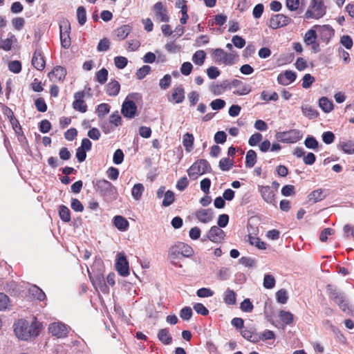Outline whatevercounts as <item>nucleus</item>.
<instances>
[{"label":"nucleus","mask_w":354,"mask_h":354,"mask_svg":"<svg viewBox=\"0 0 354 354\" xmlns=\"http://www.w3.org/2000/svg\"><path fill=\"white\" fill-rule=\"evenodd\" d=\"M42 324L36 319L30 325L26 319H19L14 324V331L19 339L28 340L39 335Z\"/></svg>","instance_id":"f257e3e1"},{"label":"nucleus","mask_w":354,"mask_h":354,"mask_svg":"<svg viewBox=\"0 0 354 354\" xmlns=\"http://www.w3.org/2000/svg\"><path fill=\"white\" fill-rule=\"evenodd\" d=\"M326 291L330 298L343 312L348 315L354 316V306L348 303L346 295L342 292L331 284L327 285Z\"/></svg>","instance_id":"f03ea898"},{"label":"nucleus","mask_w":354,"mask_h":354,"mask_svg":"<svg viewBox=\"0 0 354 354\" xmlns=\"http://www.w3.org/2000/svg\"><path fill=\"white\" fill-rule=\"evenodd\" d=\"M140 94L138 93H129L122 103L121 112L127 118H133L136 115L137 106L136 102L141 100Z\"/></svg>","instance_id":"7ed1b4c3"},{"label":"nucleus","mask_w":354,"mask_h":354,"mask_svg":"<svg viewBox=\"0 0 354 354\" xmlns=\"http://www.w3.org/2000/svg\"><path fill=\"white\" fill-rule=\"evenodd\" d=\"M95 189L107 201H115L118 196L117 188L106 180H97Z\"/></svg>","instance_id":"20e7f679"},{"label":"nucleus","mask_w":354,"mask_h":354,"mask_svg":"<svg viewBox=\"0 0 354 354\" xmlns=\"http://www.w3.org/2000/svg\"><path fill=\"white\" fill-rule=\"evenodd\" d=\"M326 9L323 0H311L304 17L308 19H319L326 15Z\"/></svg>","instance_id":"39448f33"},{"label":"nucleus","mask_w":354,"mask_h":354,"mask_svg":"<svg viewBox=\"0 0 354 354\" xmlns=\"http://www.w3.org/2000/svg\"><path fill=\"white\" fill-rule=\"evenodd\" d=\"M211 166L205 159H200L194 162L187 169V174L191 178L196 179L198 176L211 171Z\"/></svg>","instance_id":"423d86ee"},{"label":"nucleus","mask_w":354,"mask_h":354,"mask_svg":"<svg viewBox=\"0 0 354 354\" xmlns=\"http://www.w3.org/2000/svg\"><path fill=\"white\" fill-rule=\"evenodd\" d=\"M212 56L216 62L223 64L226 66H232L235 63L238 55L234 53H226L222 48L214 50Z\"/></svg>","instance_id":"0eeeda50"},{"label":"nucleus","mask_w":354,"mask_h":354,"mask_svg":"<svg viewBox=\"0 0 354 354\" xmlns=\"http://www.w3.org/2000/svg\"><path fill=\"white\" fill-rule=\"evenodd\" d=\"M303 134L300 130L291 129L286 131L277 132L276 139L283 143H295L302 138Z\"/></svg>","instance_id":"6e6552de"},{"label":"nucleus","mask_w":354,"mask_h":354,"mask_svg":"<svg viewBox=\"0 0 354 354\" xmlns=\"http://www.w3.org/2000/svg\"><path fill=\"white\" fill-rule=\"evenodd\" d=\"M225 232L216 225H214L210 227L206 235L203 236L201 239L202 242L206 241H210L214 243H221L223 242L225 238Z\"/></svg>","instance_id":"1a4fd4ad"},{"label":"nucleus","mask_w":354,"mask_h":354,"mask_svg":"<svg viewBox=\"0 0 354 354\" xmlns=\"http://www.w3.org/2000/svg\"><path fill=\"white\" fill-rule=\"evenodd\" d=\"M88 276L96 290H99L104 293L108 292L109 288L106 284L104 274L102 272H99L93 274L88 272Z\"/></svg>","instance_id":"9d476101"},{"label":"nucleus","mask_w":354,"mask_h":354,"mask_svg":"<svg viewBox=\"0 0 354 354\" xmlns=\"http://www.w3.org/2000/svg\"><path fill=\"white\" fill-rule=\"evenodd\" d=\"M291 21V19L285 15L277 14L270 17L269 26L272 29H277L288 26Z\"/></svg>","instance_id":"9b49d317"},{"label":"nucleus","mask_w":354,"mask_h":354,"mask_svg":"<svg viewBox=\"0 0 354 354\" xmlns=\"http://www.w3.org/2000/svg\"><path fill=\"white\" fill-rule=\"evenodd\" d=\"M49 332L58 338L66 337L68 333V328L65 324L62 322H54L48 327Z\"/></svg>","instance_id":"f8f14e48"},{"label":"nucleus","mask_w":354,"mask_h":354,"mask_svg":"<svg viewBox=\"0 0 354 354\" xmlns=\"http://www.w3.org/2000/svg\"><path fill=\"white\" fill-rule=\"evenodd\" d=\"M313 28L317 30L320 39L324 42H328L330 39L334 35V30L329 25H315Z\"/></svg>","instance_id":"ddd939ff"},{"label":"nucleus","mask_w":354,"mask_h":354,"mask_svg":"<svg viewBox=\"0 0 354 354\" xmlns=\"http://www.w3.org/2000/svg\"><path fill=\"white\" fill-rule=\"evenodd\" d=\"M115 268L120 275L127 277L129 274V263L124 255L119 254L115 263Z\"/></svg>","instance_id":"4468645a"},{"label":"nucleus","mask_w":354,"mask_h":354,"mask_svg":"<svg viewBox=\"0 0 354 354\" xmlns=\"http://www.w3.org/2000/svg\"><path fill=\"white\" fill-rule=\"evenodd\" d=\"M66 75V70L61 66L54 67L52 71L48 73L50 80L54 82H62Z\"/></svg>","instance_id":"2eb2a0df"},{"label":"nucleus","mask_w":354,"mask_h":354,"mask_svg":"<svg viewBox=\"0 0 354 354\" xmlns=\"http://www.w3.org/2000/svg\"><path fill=\"white\" fill-rule=\"evenodd\" d=\"M194 216L200 222L203 223H209L214 218V212L212 209H198Z\"/></svg>","instance_id":"dca6fc26"},{"label":"nucleus","mask_w":354,"mask_h":354,"mask_svg":"<svg viewBox=\"0 0 354 354\" xmlns=\"http://www.w3.org/2000/svg\"><path fill=\"white\" fill-rule=\"evenodd\" d=\"M153 11L157 20L162 22H168L169 17L167 15V8L162 2H158L153 6Z\"/></svg>","instance_id":"f3484780"},{"label":"nucleus","mask_w":354,"mask_h":354,"mask_svg":"<svg viewBox=\"0 0 354 354\" xmlns=\"http://www.w3.org/2000/svg\"><path fill=\"white\" fill-rule=\"evenodd\" d=\"M259 190L263 199L268 203L274 204L275 202V191L269 185L259 186Z\"/></svg>","instance_id":"a211bd4d"},{"label":"nucleus","mask_w":354,"mask_h":354,"mask_svg":"<svg viewBox=\"0 0 354 354\" xmlns=\"http://www.w3.org/2000/svg\"><path fill=\"white\" fill-rule=\"evenodd\" d=\"M84 95V91L76 92L74 95L75 100L73 103V107L75 110L81 113H85L87 111V106L83 100Z\"/></svg>","instance_id":"6ab92c4d"},{"label":"nucleus","mask_w":354,"mask_h":354,"mask_svg":"<svg viewBox=\"0 0 354 354\" xmlns=\"http://www.w3.org/2000/svg\"><path fill=\"white\" fill-rule=\"evenodd\" d=\"M32 64L38 71H42L45 68L46 62L39 48H37L33 54Z\"/></svg>","instance_id":"aec40b11"},{"label":"nucleus","mask_w":354,"mask_h":354,"mask_svg":"<svg viewBox=\"0 0 354 354\" xmlns=\"http://www.w3.org/2000/svg\"><path fill=\"white\" fill-rule=\"evenodd\" d=\"M297 77L295 72L292 71H286L280 73L277 77V82L279 84L286 86L293 82Z\"/></svg>","instance_id":"412c9836"},{"label":"nucleus","mask_w":354,"mask_h":354,"mask_svg":"<svg viewBox=\"0 0 354 354\" xmlns=\"http://www.w3.org/2000/svg\"><path fill=\"white\" fill-rule=\"evenodd\" d=\"M60 40L62 46L66 49L68 48L71 46V38L69 36V30L71 29L70 25H66L65 30L63 31V26L60 25Z\"/></svg>","instance_id":"4be33fe9"},{"label":"nucleus","mask_w":354,"mask_h":354,"mask_svg":"<svg viewBox=\"0 0 354 354\" xmlns=\"http://www.w3.org/2000/svg\"><path fill=\"white\" fill-rule=\"evenodd\" d=\"M169 258L174 266L180 268L182 267L181 264H180L182 255L180 254L179 250L177 249L176 244L169 249Z\"/></svg>","instance_id":"5701e85b"},{"label":"nucleus","mask_w":354,"mask_h":354,"mask_svg":"<svg viewBox=\"0 0 354 354\" xmlns=\"http://www.w3.org/2000/svg\"><path fill=\"white\" fill-rule=\"evenodd\" d=\"M242 337L253 343L258 342L261 340V335L253 328H245L241 331Z\"/></svg>","instance_id":"b1692460"},{"label":"nucleus","mask_w":354,"mask_h":354,"mask_svg":"<svg viewBox=\"0 0 354 354\" xmlns=\"http://www.w3.org/2000/svg\"><path fill=\"white\" fill-rule=\"evenodd\" d=\"M169 101L174 102L177 104L182 103L185 100V90L180 85L174 88Z\"/></svg>","instance_id":"393cba45"},{"label":"nucleus","mask_w":354,"mask_h":354,"mask_svg":"<svg viewBox=\"0 0 354 354\" xmlns=\"http://www.w3.org/2000/svg\"><path fill=\"white\" fill-rule=\"evenodd\" d=\"M113 223L114 226L121 232L127 231L129 226V221L124 217L120 215L113 217Z\"/></svg>","instance_id":"a878e982"},{"label":"nucleus","mask_w":354,"mask_h":354,"mask_svg":"<svg viewBox=\"0 0 354 354\" xmlns=\"http://www.w3.org/2000/svg\"><path fill=\"white\" fill-rule=\"evenodd\" d=\"M326 196V190L323 189H317L313 191L308 195V201L312 203H317L322 201Z\"/></svg>","instance_id":"bb28decb"},{"label":"nucleus","mask_w":354,"mask_h":354,"mask_svg":"<svg viewBox=\"0 0 354 354\" xmlns=\"http://www.w3.org/2000/svg\"><path fill=\"white\" fill-rule=\"evenodd\" d=\"M120 90V84L116 80H111L106 86V92L109 96H116Z\"/></svg>","instance_id":"cd10ccee"},{"label":"nucleus","mask_w":354,"mask_h":354,"mask_svg":"<svg viewBox=\"0 0 354 354\" xmlns=\"http://www.w3.org/2000/svg\"><path fill=\"white\" fill-rule=\"evenodd\" d=\"M223 301L229 306H233L236 302V292L230 289L227 288L223 293Z\"/></svg>","instance_id":"c85d7f7f"},{"label":"nucleus","mask_w":354,"mask_h":354,"mask_svg":"<svg viewBox=\"0 0 354 354\" xmlns=\"http://www.w3.org/2000/svg\"><path fill=\"white\" fill-rule=\"evenodd\" d=\"M176 245L183 257H190L193 255L194 250L189 245L183 242H178Z\"/></svg>","instance_id":"c756f323"},{"label":"nucleus","mask_w":354,"mask_h":354,"mask_svg":"<svg viewBox=\"0 0 354 354\" xmlns=\"http://www.w3.org/2000/svg\"><path fill=\"white\" fill-rule=\"evenodd\" d=\"M157 337L159 341L165 345H169L172 342L171 335L167 328L160 329L158 333Z\"/></svg>","instance_id":"7c9ffc66"},{"label":"nucleus","mask_w":354,"mask_h":354,"mask_svg":"<svg viewBox=\"0 0 354 354\" xmlns=\"http://www.w3.org/2000/svg\"><path fill=\"white\" fill-rule=\"evenodd\" d=\"M319 106L325 113H330L333 110V103L326 97H322L319 100Z\"/></svg>","instance_id":"2f4dec72"},{"label":"nucleus","mask_w":354,"mask_h":354,"mask_svg":"<svg viewBox=\"0 0 354 354\" xmlns=\"http://www.w3.org/2000/svg\"><path fill=\"white\" fill-rule=\"evenodd\" d=\"M194 138L192 133H186L183 137V145L187 152L193 149Z\"/></svg>","instance_id":"473e14b6"},{"label":"nucleus","mask_w":354,"mask_h":354,"mask_svg":"<svg viewBox=\"0 0 354 354\" xmlns=\"http://www.w3.org/2000/svg\"><path fill=\"white\" fill-rule=\"evenodd\" d=\"M144 191H145V187L142 183L135 184L131 189L132 197L136 201L140 200Z\"/></svg>","instance_id":"72a5a7b5"},{"label":"nucleus","mask_w":354,"mask_h":354,"mask_svg":"<svg viewBox=\"0 0 354 354\" xmlns=\"http://www.w3.org/2000/svg\"><path fill=\"white\" fill-rule=\"evenodd\" d=\"M317 37V35L316 32L315 28L313 27L311 29H310L306 32L304 41L307 46H310L311 44L315 43Z\"/></svg>","instance_id":"f704fd0d"},{"label":"nucleus","mask_w":354,"mask_h":354,"mask_svg":"<svg viewBox=\"0 0 354 354\" xmlns=\"http://www.w3.org/2000/svg\"><path fill=\"white\" fill-rule=\"evenodd\" d=\"M11 301L5 293L0 292V311H5L11 309Z\"/></svg>","instance_id":"c9c22d12"},{"label":"nucleus","mask_w":354,"mask_h":354,"mask_svg":"<svg viewBox=\"0 0 354 354\" xmlns=\"http://www.w3.org/2000/svg\"><path fill=\"white\" fill-rule=\"evenodd\" d=\"M257 162V153L252 150L248 151L245 156V166L246 167L252 168Z\"/></svg>","instance_id":"e433bc0d"},{"label":"nucleus","mask_w":354,"mask_h":354,"mask_svg":"<svg viewBox=\"0 0 354 354\" xmlns=\"http://www.w3.org/2000/svg\"><path fill=\"white\" fill-rule=\"evenodd\" d=\"M206 57V54L204 50H199L194 53L192 56L193 62L198 66H202L204 64Z\"/></svg>","instance_id":"4c0bfd02"},{"label":"nucleus","mask_w":354,"mask_h":354,"mask_svg":"<svg viewBox=\"0 0 354 354\" xmlns=\"http://www.w3.org/2000/svg\"><path fill=\"white\" fill-rule=\"evenodd\" d=\"M30 293L37 300L44 301L46 299V295L41 289L37 286H32L29 289Z\"/></svg>","instance_id":"58836bf2"},{"label":"nucleus","mask_w":354,"mask_h":354,"mask_svg":"<svg viewBox=\"0 0 354 354\" xmlns=\"http://www.w3.org/2000/svg\"><path fill=\"white\" fill-rule=\"evenodd\" d=\"M303 114L310 119L316 118L318 116V112L310 105H304L301 106Z\"/></svg>","instance_id":"ea45409f"},{"label":"nucleus","mask_w":354,"mask_h":354,"mask_svg":"<svg viewBox=\"0 0 354 354\" xmlns=\"http://www.w3.org/2000/svg\"><path fill=\"white\" fill-rule=\"evenodd\" d=\"M59 215L62 221L68 223L71 221L70 209L65 205L59 207Z\"/></svg>","instance_id":"a19ab883"},{"label":"nucleus","mask_w":354,"mask_h":354,"mask_svg":"<svg viewBox=\"0 0 354 354\" xmlns=\"http://www.w3.org/2000/svg\"><path fill=\"white\" fill-rule=\"evenodd\" d=\"M8 35V38L0 41V48L5 51H9L12 48L13 39H15L14 35L10 33Z\"/></svg>","instance_id":"79ce46f5"},{"label":"nucleus","mask_w":354,"mask_h":354,"mask_svg":"<svg viewBox=\"0 0 354 354\" xmlns=\"http://www.w3.org/2000/svg\"><path fill=\"white\" fill-rule=\"evenodd\" d=\"M116 36L119 39H125L131 32V28L129 25H123L116 30Z\"/></svg>","instance_id":"37998d69"},{"label":"nucleus","mask_w":354,"mask_h":354,"mask_svg":"<svg viewBox=\"0 0 354 354\" xmlns=\"http://www.w3.org/2000/svg\"><path fill=\"white\" fill-rule=\"evenodd\" d=\"M339 147L344 153L347 154H354V142L351 140L341 142Z\"/></svg>","instance_id":"c03bdc74"},{"label":"nucleus","mask_w":354,"mask_h":354,"mask_svg":"<svg viewBox=\"0 0 354 354\" xmlns=\"http://www.w3.org/2000/svg\"><path fill=\"white\" fill-rule=\"evenodd\" d=\"M279 317L281 321L287 325L292 324L293 322V315L288 311L281 310Z\"/></svg>","instance_id":"a18cd8bd"},{"label":"nucleus","mask_w":354,"mask_h":354,"mask_svg":"<svg viewBox=\"0 0 354 354\" xmlns=\"http://www.w3.org/2000/svg\"><path fill=\"white\" fill-rule=\"evenodd\" d=\"M233 161L229 158H223L219 161V168L223 171H229L233 166Z\"/></svg>","instance_id":"49530a36"},{"label":"nucleus","mask_w":354,"mask_h":354,"mask_svg":"<svg viewBox=\"0 0 354 354\" xmlns=\"http://www.w3.org/2000/svg\"><path fill=\"white\" fill-rule=\"evenodd\" d=\"M77 17L80 25L83 26L86 21V12L84 7L80 6L77 8Z\"/></svg>","instance_id":"de8ad7c7"},{"label":"nucleus","mask_w":354,"mask_h":354,"mask_svg":"<svg viewBox=\"0 0 354 354\" xmlns=\"http://www.w3.org/2000/svg\"><path fill=\"white\" fill-rule=\"evenodd\" d=\"M110 111V106L106 103L99 104L96 109V113L99 118H103Z\"/></svg>","instance_id":"09e8293b"},{"label":"nucleus","mask_w":354,"mask_h":354,"mask_svg":"<svg viewBox=\"0 0 354 354\" xmlns=\"http://www.w3.org/2000/svg\"><path fill=\"white\" fill-rule=\"evenodd\" d=\"M108 74H109L108 71L106 68H103L100 69L96 73L97 81L100 84H104L107 80Z\"/></svg>","instance_id":"8fccbe9b"},{"label":"nucleus","mask_w":354,"mask_h":354,"mask_svg":"<svg viewBox=\"0 0 354 354\" xmlns=\"http://www.w3.org/2000/svg\"><path fill=\"white\" fill-rule=\"evenodd\" d=\"M174 201V193L172 191L168 190L165 192L162 201V206L168 207L171 205Z\"/></svg>","instance_id":"3c124183"},{"label":"nucleus","mask_w":354,"mask_h":354,"mask_svg":"<svg viewBox=\"0 0 354 354\" xmlns=\"http://www.w3.org/2000/svg\"><path fill=\"white\" fill-rule=\"evenodd\" d=\"M304 145L306 147L310 149H317L319 143L317 140L313 136H308L305 141Z\"/></svg>","instance_id":"603ef678"},{"label":"nucleus","mask_w":354,"mask_h":354,"mask_svg":"<svg viewBox=\"0 0 354 354\" xmlns=\"http://www.w3.org/2000/svg\"><path fill=\"white\" fill-rule=\"evenodd\" d=\"M275 286L274 277L269 274L264 276L263 279V287L267 289H272Z\"/></svg>","instance_id":"864d4df0"},{"label":"nucleus","mask_w":354,"mask_h":354,"mask_svg":"<svg viewBox=\"0 0 354 354\" xmlns=\"http://www.w3.org/2000/svg\"><path fill=\"white\" fill-rule=\"evenodd\" d=\"M253 308L254 306L248 298L245 299L240 304V309L244 313H251Z\"/></svg>","instance_id":"5fc2aeb1"},{"label":"nucleus","mask_w":354,"mask_h":354,"mask_svg":"<svg viewBox=\"0 0 354 354\" xmlns=\"http://www.w3.org/2000/svg\"><path fill=\"white\" fill-rule=\"evenodd\" d=\"M276 299L278 303L284 304L287 302L288 297L285 289H281L276 292Z\"/></svg>","instance_id":"6e6d98bb"},{"label":"nucleus","mask_w":354,"mask_h":354,"mask_svg":"<svg viewBox=\"0 0 354 354\" xmlns=\"http://www.w3.org/2000/svg\"><path fill=\"white\" fill-rule=\"evenodd\" d=\"M315 81V78L310 74H305L302 78V87L304 88H308L311 86L313 83Z\"/></svg>","instance_id":"4d7b16f0"},{"label":"nucleus","mask_w":354,"mask_h":354,"mask_svg":"<svg viewBox=\"0 0 354 354\" xmlns=\"http://www.w3.org/2000/svg\"><path fill=\"white\" fill-rule=\"evenodd\" d=\"M151 71V67L148 65H144L140 68L136 72V77L138 80H142Z\"/></svg>","instance_id":"13d9d810"},{"label":"nucleus","mask_w":354,"mask_h":354,"mask_svg":"<svg viewBox=\"0 0 354 354\" xmlns=\"http://www.w3.org/2000/svg\"><path fill=\"white\" fill-rule=\"evenodd\" d=\"M261 99L266 102L277 101L279 99V95L276 92H273L270 95H269L266 91H263L261 93Z\"/></svg>","instance_id":"bf43d9fd"},{"label":"nucleus","mask_w":354,"mask_h":354,"mask_svg":"<svg viewBox=\"0 0 354 354\" xmlns=\"http://www.w3.org/2000/svg\"><path fill=\"white\" fill-rule=\"evenodd\" d=\"M250 243L252 245H255L257 248L265 250L266 248V243L261 241L258 237L250 236Z\"/></svg>","instance_id":"052dcab7"},{"label":"nucleus","mask_w":354,"mask_h":354,"mask_svg":"<svg viewBox=\"0 0 354 354\" xmlns=\"http://www.w3.org/2000/svg\"><path fill=\"white\" fill-rule=\"evenodd\" d=\"M128 60L122 56H117L114 58V64L119 69H122L127 65Z\"/></svg>","instance_id":"680f3d73"},{"label":"nucleus","mask_w":354,"mask_h":354,"mask_svg":"<svg viewBox=\"0 0 354 354\" xmlns=\"http://www.w3.org/2000/svg\"><path fill=\"white\" fill-rule=\"evenodd\" d=\"M214 294V291L208 288H201L196 292V295L203 298L212 297Z\"/></svg>","instance_id":"e2e57ef3"},{"label":"nucleus","mask_w":354,"mask_h":354,"mask_svg":"<svg viewBox=\"0 0 354 354\" xmlns=\"http://www.w3.org/2000/svg\"><path fill=\"white\" fill-rule=\"evenodd\" d=\"M171 77L170 75L167 74L164 75V77L162 79H160L159 82V86L162 89L165 90L169 87V86L171 85Z\"/></svg>","instance_id":"0e129e2a"},{"label":"nucleus","mask_w":354,"mask_h":354,"mask_svg":"<svg viewBox=\"0 0 354 354\" xmlns=\"http://www.w3.org/2000/svg\"><path fill=\"white\" fill-rule=\"evenodd\" d=\"M109 46H110L109 39L107 38H103L102 39L100 40L98 45L97 46V50L99 52L106 51L107 50H109Z\"/></svg>","instance_id":"69168bd1"},{"label":"nucleus","mask_w":354,"mask_h":354,"mask_svg":"<svg viewBox=\"0 0 354 354\" xmlns=\"http://www.w3.org/2000/svg\"><path fill=\"white\" fill-rule=\"evenodd\" d=\"M8 68L10 71L15 73H19L21 71V64L19 61H11L8 64Z\"/></svg>","instance_id":"338daca9"},{"label":"nucleus","mask_w":354,"mask_h":354,"mask_svg":"<svg viewBox=\"0 0 354 354\" xmlns=\"http://www.w3.org/2000/svg\"><path fill=\"white\" fill-rule=\"evenodd\" d=\"M192 316V310L190 307H184L180 312V317L183 320H189Z\"/></svg>","instance_id":"774afa93"}]
</instances>
